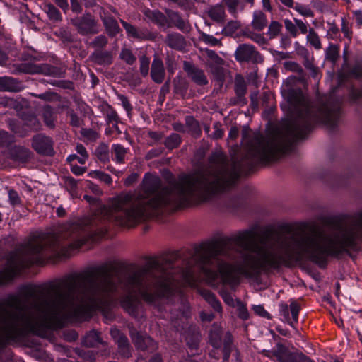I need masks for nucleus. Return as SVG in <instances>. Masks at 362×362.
I'll return each mask as SVG.
<instances>
[{
  "mask_svg": "<svg viewBox=\"0 0 362 362\" xmlns=\"http://www.w3.org/2000/svg\"><path fill=\"white\" fill-rule=\"evenodd\" d=\"M177 257L162 262L151 260L144 267L127 272L122 277L117 267L106 263L70 274L46 286L47 295L37 296L39 286L23 285L18 294L0 303L2 315L12 343L22 341L29 334H38L51 323H62L66 317L82 319L90 311L105 310L119 284L128 292L121 300L122 307L136 317L141 302L157 305L172 293L171 267Z\"/></svg>",
  "mask_w": 362,
  "mask_h": 362,
  "instance_id": "f257e3e1",
  "label": "nucleus"
},
{
  "mask_svg": "<svg viewBox=\"0 0 362 362\" xmlns=\"http://www.w3.org/2000/svg\"><path fill=\"white\" fill-rule=\"evenodd\" d=\"M254 229L239 231L230 240L239 249H230L223 242L202 247L193 260L209 284L218 279L234 286L239 276L255 278L262 271L292 267L306 259L324 268L329 257L339 258L357 252L362 242V211L348 223H338L328 228L312 226L308 230L290 235L264 231L254 241Z\"/></svg>",
  "mask_w": 362,
  "mask_h": 362,
  "instance_id": "f03ea898",
  "label": "nucleus"
},
{
  "mask_svg": "<svg viewBox=\"0 0 362 362\" xmlns=\"http://www.w3.org/2000/svg\"><path fill=\"white\" fill-rule=\"evenodd\" d=\"M301 117H291L272 135H254L247 141L250 129L243 127V141L247 142L246 153L242 160L235 156L231 160L221 151L213 152L208 165L194 173L185 175L173 185L162 187L161 180L146 174L141 190L129 192L115 198L111 205H103V219L119 226H134L152 213L165 206L180 208L194 201L205 202L230 189L244 167L251 169L255 162L276 160L280 153L291 150L293 144L310 132V123L300 124Z\"/></svg>",
  "mask_w": 362,
  "mask_h": 362,
  "instance_id": "7ed1b4c3",
  "label": "nucleus"
},
{
  "mask_svg": "<svg viewBox=\"0 0 362 362\" xmlns=\"http://www.w3.org/2000/svg\"><path fill=\"white\" fill-rule=\"evenodd\" d=\"M284 67L286 70L298 74V76L288 77L284 85L287 87L282 93L289 104L291 117L300 119V124L305 126L310 123V131L317 123H322L331 129H335L340 116V102L332 97L315 103L310 102L303 93L300 88H292L291 86L296 82L305 83V74L301 66L292 61L285 62Z\"/></svg>",
  "mask_w": 362,
  "mask_h": 362,
  "instance_id": "20e7f679",
  "label": "nucleus"
},
{
  "mask_svg": "<svg viewBox=\"0 0 362 362\" xmlns=\"http://www.w3.org/2000/svg\"><path fill=\"white\" fill-rule=\"evenodd\" d=\"M26 267H28V242L6 255L4 267L0 271V285L13 280L23 269Z\"/></svg>",
  "mask_w": 362,
  "mask_h": 362,
  "instance_id": "39448f33",
  "label": "nucleus"
},
{
  "mask_svg": "<svg viewBox=\"0 0 362 362\" xmlns=\"http://www.w3.org/2000/svg\"><path fill=\"white\" fill-rule=\"evenodd\" d=\"M71 23L81 35H95L99 33L98 21L89 12L71 18Z\"/></svg>",
  "mask_w": 362,
  "mask_h": 362,
  "instance_id": "423d86ee",
  "label": "nucleus"
},
{
  "mask_svg": "<svg viewBox=\"0 0 362 362\" xmlns=\"http://www.w3.org/2000/svg\"><path fill=\"white\" fill-rule=\"evenodd\" d=\"M235 59L240 63L251 62L252 64H260L264 59L255 47L249 44H240L235 52Z\"/></svg>",
  "mask_w": 362,
  "mask_h": 362,
  "instance_id": "0eeeda50",
  "label": "nucleus"
},
{
  "mask_svg": "<svg viewBox=\"0 0 362 362\" xmlns=\"http://www.w3.org/2000/svg\"><path fill=\"white\" fill-rule=\"evenodd\" d=\"M273 355L280 362H314L309 357L300 351H291L282 344H277L276 349L274 351Z\"/></svg>",
  "mask_w": 362,
  "mask_h": 362,
  "instance_id": "6e6552de",
  "label": "nucleus"
},
{
  "mask_svg": "<svg viewBox=\"0 0 362 362\" xmlns=\"http://www.w3.org/2000/svg\"><path fill=\"white\" fill-rule=\"evenodd\" d=\"M52 139L44 134L34 135L31 140L32 148L40 155L52 156L54 154Z\"/></svg>",
  "mask_w": 362,
  "mask_h": 362,
  "instance_id": "1a4fd4ad",
  "label": "nucleus"
},
{
  "mask_svg": "<svg viewBox=\"0 0 362 362\" xmlns=\"http://www.w3.org/2000/svg\"><path fill=\"white\" fill-rule=\"evenodd\" d=\"M132 340L136 348L142 351L153 353L158 349L157 343L149 336L143 335L136 330L130 332Z\"/></svg>",
  "mask_w": 362,
  "mask_h": 362,
  "instance_id": "9d476101",
  "label": "nucleus"
},
{
  "mask_svg": "<svg viewBox=\"0 0 362 362\" xmlns=\"http://www.w3.org/2000/svg\"><path fill=\"white\" fill-rule=\"evenodd\" d=\"M234 91L235 96L229 100V105L244 106L247 100L245 95L247 91V83L245 78L240 74H237L234 81Z\"/></svg>",
  "mask_w": 362,
  "mask_h": 362,
  "instance_id": "9b49d317",
  "label": "nucleus"
},
{
  "mask_svg": "<svg viewBox=\"0 0 362 362\" xmlns=\"http://www.w3.org/2000/svg\"><path fill=\"white\" fill-rule=\"evenodd\" d=\"M183 69L191 80L198 86H205L208 83V79L204 71L192 62L185 61Z\"/></svg>",
  "mask_w": 362,
  "mask_h": 362,
  "instance_id": "f8f14e48",
  "label": "nucleus"
},
{
  "mask_svg": "<svg viewBox=\"0 0 362 362\" xmlns=\"http://www.w3.org/2000/svg\"><path fill=\"white\" fill-rule=\"evenodd\" d=\"M165 11L168 21L167 24L168 28L175 26L180 30L187 33L191 31V25L189 23L183 20L178 12L169 8H166Z\"/></svg>",
  "mask_w": 362,
  "mask_h": 362,
  "instance_id": "ddd939ff",
  "label": "nucleus"
},
{
  "mask_svg": "<svg viewBox=\"0 0 362 362\" xmlns=\"http://www.w3.org/2000/svg\"><path fill=\"white\" fill-rule=\"evenodd\" d=\"M110 333L118 345V352L119 354L125 358L131 357V346L126 335L117 329H111Z\"/></svg>",
  "mask_w": 362,
  "mask_h": 362,
  "instance_id": "4468645a",
  "label": "nucleus"
},
{
  "mask_svg": "<svg viewBox=\"0 0 362 362\" xmlns=\"http://www.w3.org/2000/svg\"><path fill=\"white\" fill-rule=\"evenodd\" d=\"M9 158L15 162L26 163L33 157V153L24 146H14L8 151Z\"/></svg>",
  "mask_w": 362,
  "mask_h": 362,
  "instance_id": "2eb2a0df",
  "label": "nucleus"
},
{
  "mask_svg": "<svg viewBox=\"0 0 362 362\" xmlns=\"http://www.w3.org/2000/svg\"><path fill=\"white\" fill-rule=\"evenodd\" d=\"M23 88L22 82L10 76H0L1 92H19Z\"/></svg>",
  "mask_w": 362,
  "mask_h": 362,
  "instance_id": "dca6fc26",
  "label": "nucleus"
},
{
  "mask_svg": "<svg viewBox=\"0 0 362 362\" xmlns=\"http://www.w3.org/2000/svg\"><path fill=\"white\" fill-rule=\"evenodd\" d=\"M165 68L163 61L156 56L151 64V76L156 83H161L165 78Z\"/></svg>",
  "mask_w": 362,
  "mask_h": 362,
  "instance_id": "f3484780",
  "label": "nucleus"
},
{
  "mask_svg": "<svg viewBox=\"0 0 362 362\" xmlns=\"http://www.w3.org/2000/svg\"><path fill=\"white\" fill-rule=\"evenodd\" d=\"M92 62L98 65H110L112 63L113 54L105 49L95 50L90 56Z\"/></svg>",
  "mask_w": 362,
  "mask_h": 362,
  "instance_id": "a211bd4d",
  "label": "nucleus"
},
{
  "mask_svg": "<svg viewBox=\"0 0 362 362\" xmlns=\"http://www.w3.org/2000/svg\"><path fill=\"white\" fill-rule=\"evenodd\" d=\"M165 43L170 48L176 50H183L187 42L183 35L178 33H168L165 39Z\"/></svg>",
  "mask_w": 362,
  "mask_h": 362,
  "instance_id": "6ab92c4d",
  "label": "nucleus"
},
{
  "mask_svg": "<svg viewBox=\"0 0 362 362\" xmlns=\"http://www.w3.org/2000/svg\"><path fill=\"white\" fill-rule=\"evenodd\" d=\"M290 311L292 317V320L289 317V308L286 304L281 305L280 312L281 315L284 317L285 320L287 321L292 327H293V323L298 322V313L300 311V305L296 303L292 302L290 305Z\"/></svg>",
  "mask_w": 362,
  "mask_h": 362,
  "instance_id": "aec40b11",
  "label": "nucleus"
},
{
  "mask_svg": "<svg viewBox=\"0 0 362 362\" xmlns=\"http://www.w3.org/2000/svg\"><path fill=\"white\" fill-rule=\"evenodd\" d=\"M206 13L214 22L218 24H223L226 22V14L223 5L218 4L211 6Z\"/></svg>",
  "mask_w": 362,
  "mask_h": 362,
  "instance_id": "412c9836",
  "label": "nucleus"
},
{
  "mask_svg": "<svg viewBox=\"0 0 362 362\" xmlns=\"http://www.w3.org/2000/svg\"><path fill=\"white\" fill-rule=\"evenodd\" d=\"M98 344L105 346L106 343L103 341V339L101 338L100 332L95 329H92L87 332L86 334L83 337L82 345L86 347H97Z\"/></svg>",
  "mask_w": 362,
  "mask_h": 362,
  "instance_id": "4be33fe9",
  "label": "nucleus"
},
{
  "mask_svg": "<svg viewBox=\"0 0 362 362\" xmlns=\"http://www.w3.org/2000/svg\"><path fill=\"white\" fill-rule=\"evenodd\" d=\"M21 118L23 124L30 130L37 132L41 129L42 124L36 115L30 111L23 112L21 114Z\"/></svg>",
  "mask_w": 362,
  "mask_h": 362,
  "instance_id": "5701e85b",
  "label": "nucleus"
},
{
  "mask_svg": "<svg viewBox=\"0 0 362 362\" xmlns=\"http://www.w3.org/2000/svg\"><path fill=\"white\" fill-rule=\"evenodd\" d=\"M40 65H37L33 63H21L13 65V70L12 74H17L20 73L27 74H40Z\"/></svg>",
  "mask_w": 362,
  "mask_h": 362,
  "instance_id": "b1692460",
  "label": "nucleus"
},
{
  "mask_svg": "<svg viewBox=\"0 0 362 362\" xmlns=\"http://www.w3.org/2000/svg\"><path fill=\"white\" fill-rule=\"evenodd\" d=\"M102 21L105 30L110 37H113L120 32L121 29L116 19L112 16L110 15L105 16L103 18H102Z\"/></svg>",
  "mask_w": 362,
  "mask_h": 362,
  "instance_id": "393cba45",
  "label": "nucleus"
},
{
  "mask_svg": "<svg viewBox=\"0 0 362 362\" xmlns=\"http://www.w3.org/2000/svg\"><path fill=\"white\" fill-rule=\"evenodd\" d=\"M42 117L44 123L48 128L51 129L55 128L57 116L52 106L47 105L43 107Z\"/></svg>",
  "mask_w": 362,
  "mask_h": 362,
  "instance_id": "a878e982",
  "label": "nucleus"
},
{
  "mask_svg": "<svg viewBox=\"0 0 362 362\" xmlns=\"http://www.w3.org/2000/svg\"><path fill=\"white\" fill-rule=\"evenodd\" d=\"M201 339L199 330L194 327L190 328L185 337L187 345L191 351L197 350Z\"/></svg>",
  "mask_w": 362,
  "mask_h": 362,
  "instance_id": "bb28decb",
  "label": "nucleus"
},
{
  "mask_svg": "<svg viewBox=\"0 0 362 362\" xmlns=\"http://www.w3.org/2000/svg\"><path fill=\"white\" fill-rule=\"evenodd\" d=\"M146 16L149 18L153 23L160 27L167 26L168 23L166 13L164 14L159 10L148 11L145 13Z\"/></svg>",
  "mask_w": 362,
  "mask_h": 362,
  "instance_id": "cd10ccee",
  "label": "nucleus"
},
{
  "mask_svg": "<svg viewBox=\"0 0 362 362\" xmlns=\"http://www.w3.org/2000/svg\"><path fill=\"white\" fill-rule=\"evenodd\" d=\"M48 18L53 23H59L62 21V16L59 10L51 3H45L43 8Z\"/></svg>",
  "mask_w": 362,
  "mask_h": 362,
  "instance_id": "c85d7f7f",
  "label": "nucleus"
},
{
  "mask_svg": "<svg viewBox=\"0 0 362 362\" xmlns=\"http://www.w3.org/2000/svg\"><path fill=\"white\" fill-rule=\"evenodd\" d=\"M267 24L265 14L260 11H255L253 14V20L252 21V27L257 31H262Z\"/></svg>",
  "mask_w": 362,
  "mask_h": 362,
  "instance_id": "c756f323",
  "label": "nucleus"
},
{
  "mask_svg": "<svg viewBox=\"0 0 362 362\" xmlns=\"http://www.w3.org/2000/svg\"><path fill=\"white\" fill-rule=\"evenodd\" d=\"M202 296L215 311L220 313H222L221 302L216 297L214 293L209 290H204L202 291Z\"/></svg>",
  "mask_w": 362,
  "mask_h": 362,
  "instance_id": "7c9ffc66",
  "label": "nucleus"
},
{
  "mask_svg": "<svg viewBox=\"0 0 362 362\" xmlns=\"http://www.w3.org/2000/svg\"><path fill=\"white\" fill-rule=\"evenodd\" d=\"M222 334V328L216 324H214L209 332V340L211 344L216 349L221 346V338Z\"/></svg>",
  "mask_w": 362,
  "mask_h": 362,
  "instance_id": "2f4dec72",
  "label": "nucleus"
},
{
  "mask_svg": "<svg viewBox=\"0 0 362 362\" xmlns=\"http://www.w3.org/2000/svg\"><path fill=\"white\" fill-rule=\"evenodd\" d=\"M12 344L2 315L0 314V350Z\"/></svg>",
  "mask_w": 362,
  "mask_h": 362,
  "instance_id": "473e14b6",
  "label": "nucleus"
},
{
  "mask_svg": "<svg viewBox=\"0 0 362 362\" xmlns=\"http://www.w3.org/2000/svg\"><path fill=\"white\" fill-rule=\"evenodd\" d=\"M81 3L86 8H92L97 4L96 0H70L71 9L72 12L78 14L83 11Z\"/></svg>",
  "mask_w": 362,
  "mask_h": 362,
  "instance_id": "72a5a7b5",
  "label": "nucleus"
},
{
  "mask_svg": "<svg viewBox=\"0 0 362 362\" xmlns=\"http://www.w3.org/2000/svg\"><path fill=\"white\" fill-rule=\"evenodd\" d=\"M157 37V34L151 32L146 28H136V34L134 39L139 40H151L154 41Z\"/></svg>",
  "mask_w": 362,
  "mask_h": 362,
  "instance_id": "f704fd0d",
  "label": "nucleus"
},
{
  "mask_svg": "<svg viewBox=\"0 0 362 362\" xmlns=\"http://www.w3.org/2000/svg\"><path fill=\"white\" fill-rule=\"evenodd\" d=\"M95 155L100 162L103 163L109 162L110 157L108 146L105 143L100 144L95 151Z\"/></svg>",
  "mask_w": 362,
  "mask_h": 362,
  "instance_id": "c9c22d12",
  "label": "nucleus"
},
{
  "mask_svg": "<svg viewBox=\"0 0 362 362\" xmlns=\"http://www.w3.org/2000/svg\"><path fill=\"white\" fill-rule=\"evenodd\" d=\"M40 74L52 76L54 77H63L64 72L58 67L49 66L48 64H43L40 66Z\"/></svg>",
  "mask_w": 362,
  "mask_h": 362,
  "instance_id": "e433bc0d",
  "label": "nucleus"
},
{
  "mask_svg": "<svg viewBox=\"0 0 362 362\" xmlns=\"http://www.w3.org/2000/svg\"><path fill=\"white\" fill-rule=\"evenodd\" d=\"M232 335L230 332H226L224 337L223 352V359L224 362L228 361L230 352L232 351Z\"/></svg>",
  "mask_w": 362,
  "mask_h": 362,
  "instance_id": "4c0bfd02",
  "label": "nucleus"
},
{
  "mask_svg": "<svg viewBox=\"0 0 362 362\" xmlns=\"http://www.w3.org/2000/svg\"><path fill=\"white\" fill-rule=\"evenodd\" d=\"M127 152V149L121 144H113L112 146V153L115 155V160L118 163H124Z\"/></svg>",
  "mask_w": 362,
  "mask_h": 362,
  "instance_id": "58836bf2",
  "label": "nucleus"
},
{
  "mask_svg": "<svg viewBox=\"0 0 362 362\" xmlns=\"http://www.w3.org/2000/svg\"><path fill=\"white\" fill-rule=\"evenodd\" d=\"M339 57V47L336 45H330L326 49L325 58L327 61L335 64Z\"/></svg>",
  "mask_w": 362,
  "mask_h": 362,
  "instance_id": "ea45409f",
  "label": "nucleus"
},
{
  "mask_svg": "<svg viewBox=\"0 0 362 362\" xmlns=\"http://www.w3.org/2000/svg\"><path fill=\"white\" fill-rule=\"evenodd\" d=\"M108 43L107 37L104 35L96 36L90 43L89 46L95 50L104 49Z\"/></svg>",
  "mask_w": 362,
  "mask_h": 362,
  "instance_id": "a19ab883",
  "label": "nucleus"
},
{
  "mask_svg": "<svg viewBox=\"0 0 362 362\" xmlns=\"http://www.w3.org/2000/svg\"><path fill=\"white\" fill-rule=\"evenodd\" d=\"M240 27V23L238 21H230L224 26L221 33L225 36H232Z\"/></svg>",
  "mask_w": 362,
  "mask_h": 362,
  "instance_id": "79ce46f5",
  "label": "nucleus"
},
{
  "mask_svg": "<svg viewBox=\"0 0 362 362\" xmlns=\"http://www.w3.org/2000/svg\"><path fill=\"white\" fill-rule=\"evenodd\" d=\"M181 143V137L178 134L173 133L168 136L165 141L164 144L167 148L172 150L175 148H177Z\"/></svg>",
  "mask_w": 362,
  "mask_h": 362,
  "instance_id": "37998d69",
  "label": "nucleus"
},
{
  "mask_svg": "<svg viewBox=\"0 0 362 362\" xmlns=\"http://www.w3.org/2000/svg\"><path fill=\"white\" fill-rule=\"evenodd\" d=\"M282 29V25L276 21H272L268 27V31L267 33L270 39H273L278 36Z\"/></svg>",
  "mask_w": 362,
  "mask_h": 362,
  "instance_id": "c03bdc74",
  "label": "nucleus"
},
{
  "mask_svg": "<svg viewBox=\"0 0 362 362\" xmlns=\"http://www.w3.org/2000/svg\"><path fill=\"white\" fill-rule=\"evenodd\" d=\"M188 89L187 82L182 78L174 80V91L184 97Z\"/></svg>",
  "mask_w": 362,
  "mask_h": 362,
  "instance_id": "a18cd8bd",
  "label": "nucleus"
},
{
  "mask_svg": "<svg viewBox=\"0 0 362 362\" xmlns=\"http://www.w3.org/2000/svg\"><path fill=\"white\" fill-rule=\"evenodd\" d=\"M31 95L34 96L35 98H37L40 100H43L45 101L51 102L53 100H60L61 97L59 95H58L57 93L51 92V91H47L44 93H32Z\"/></svg>",
  "mask_w": 362,
  "mask_h": 362,
  "instance_id": "49530a36",
  "label": "nucleus"
},
{
  "mask_svg": "<svg viewBox=\"0 0 362 362\" xmlns=\"http://www.w3.org/2000/svg\"><path fill=\"white\" fill-rule=\"evenodd\" d=\"M313 57H308L303 59L302 63L304 67L310 71V75L312 77L315 78L318 74L319 69L315 66L313 64Z\"/></svg>",
  "mask_w": 362,
  "mask_h": 362,
  "instance_id": "de8ad7c7",
  "label": "nucleus"
},
{
  "mask_svg": "<svg viewBox=\"0 0 362 362\" xmlns=\"http://www.w3.org/2000/svg\"><path fill=\"white\" fill-rule=\"evenodd\" d=\"M54 34L64 42H71L74 41L71 33L66 28H60L54 32Z\"/></svg>",
  "mask_w": 362,
  "mask_h": 362,
  "instance_id": "09e8293b",
  "label": "nucleus"
},
{
  "mask_svg": "<svg viewBox=\"0 0 362 362\" xmlns=\"http://www.w3.org/2000/svg\"><path fill=\"white\" fill-rule=\"evenodd\" d=\"M186 124L189 127L191 133L194 136H198L201 133L199 124L192 117H186Z\"/></svg>",
  "mask_w": 362,
  "mask_h": 362,
  "instance_id": "8fccbe9b",
  "label": "nucleus"
},
{
  "mask_svg": "<svg viewBox=\"0 0 362 362\" xmlns=\"http://www.w3.org/2000/svg\"><path fill=\"white\" fill-rule=\"evenodd\" d=\"M307 40L315 49H319L321 48L320 37L313 28H310L309 30V33L307 36Z\"/></svg>",
  "mask_w": 362,
  "mask_h": 362,
  "instance_id": "3c124183",
  "label": "nucleus"
},
{
  "mask_svg": "<svg viewBox=\"0 0 362 362\" xmlns=\"http://www.w3.org/2000/svg\"><path fill=\"white\" fill-rule=\"evenodd\" d=\"M243 35L251 39L252 41L257 42L259 45H265L267 42L266 39L261 35L251 32L250 30H244Z\"/></svg>",
  "mask_w": 362,
  "mask_h": 362,
  "instance_id": "603ef678",
  "label": "nucleus"
},
{
  "mask_svg": "<svg viewBox=\"0 0 362 362\" xmlns=\"http://www.w3.org/2000/svg\"><path fill=\"white\" fill-rule=\"evenodd\" d=\"M204 52L207 58L212 64L218 66L223 65L224 64V60L221 57H219L215 51L205 49Z\"/></svg>",
  "mask_w": 362,
  "mask_h": 362,
  "instance_id": "864d4df0",
  "label": "nucleus"
},
{
  "mask_svg": "<svg viewBox=\"0 0 362 362\" xmlns=\"http://www.w3.org/2000/svg\"><path fill=\"white\" fill-rule=\"evenodd\" d=\"M119 57L121 59L129 65L133 64L136 60V58L133 54L132 52L130 49L126 48L122 49Z\"/></svg>",
  "mask_w": 362,
  "mask_h": 362,
  "instance_id": "5fc2aeb1",
  "label": "nucleus"
},
{
  "mask_svg": "<svg viewBox=\"0 0 362 362\" xmlns=\"http://www.w3.org/2000/svg\"><path fill=\"white\" fill-rule=\"evenodd\" d=\"M13 141V136L8 132L0 129V147H5Z\"/></svg>",
  "mask_w": 362,
  "mask_h": 362,
  "instance_id": "6e6d98bb",
  "label": "nucleus"
},
{
  "mask_svg": "<svg viewBox=\"0 0 362 362\" xmlns=\"http://www.w3.org/2000/svg\"><path fill=\"white\" fill-rule=\"evenodd\" d=\"M200 35H201V37H200L201 40H202L206 44H209L212 46H217V45L220 46L222 45L220 40L216 39V37H214L212 35L206 34L203 32H202L200 33Z\"/></svg>",
  "mask_w": 362,
  "mask_h": 362,
  "instance_id": "4d7b16f0",
  "label": "nucleus"
},
{
  "mask_svg": "<svg viewBox=\"0 0 362 362\" xmlns=\"http://www.w3.org/2000/svg\"><path fill=\"white\" fill-rule=\"evenodd\" d=\"M68 115L70 117L71 126L74 127H79L83 125V120L81 119L73 110H69L68 111Z\"/></svg>",
  "mask_w": 362,
  "mask_h": 362,
  "instance_id": "13d9d810",
  "label": "nucleus"
},
{
  "mask_svg": "<svg viewBox=\"0 0 362 362\" xmlns=\"http://www.w3.org/2000/svg\"><path fill=\"white\" fill-rule=\"evenodd\" d=\"M140 61V72L143 76H146L148 74L150 60L149 59L143 55L139 59Z\"/></svg>",
  "mask_w": 362,
  "mask_h": 362,
  "instance_id": "bf43d9fd",
  "label": "nucleus"
},
{
  "mask_svg": "<svg viewBox=\"0 0 362 362\" xmlns=\"http://www.w3.org/2000/svg\"><path fill=\"white\" fill-rule=\"evenodd\" d=\"M89 175L93 177H97L106 184H110L112 182L111 177L109 175L100 170L90 172Z\"/></svg>",
  "mask_w": 362,
  "mask_h": 362,
  "instance_id": "052dcab7",
  "label": "nucleus"
},
{
  "mask_svg": "<svg viewBox=\"0 0 362 362\" xmlns=\"http://www.w3.org/2000/svg\"><path fill=\"white\" fill-rule=\"evenodd\" d=\"M49 83L53 86H57V87H59V88H62L64 89L73 90L74 88L73 82H71L70 81H65V80L53 81L49 82Z\"/></svg>",
  "mask_w": 362,
  "mask_h": 362,
  "instance_id": "680f3d73",
  "label": "nucleus"
},
{
  "mask_svg": "<svg viewBox=\"0 0 362 362\" xmlns=\"http://www.w3.org/2000/svg\"><path fill=\"white\" fill-rule=\"evenodd\" d=\"M120 23L126 30L127 35L130 37L134 38L136 27L124 21L122 19H120Z\"/></svg>",
  "mask_w": 362,
  "mask_h": 362,
  "instance_id": "e2e57ef3",
  "label": "nucleus"
},
{
  "mask_svg": "<svg viewBox=\"0 0 362 362\" xmlns=\"http://www.w3.org/2000/svg\"><path fill=\"white\" fill-rule=\"evenodd\" d=\"M107 121L108 123L115 122L117 123L119 121V116L116 111L112 109L111 106H108L106 112Z\"/></svg>",
  "mask_w": 362,
  "mask_h": 362,
  "instance_id": "0e129e2a",
  "label": "nucleus"
},
{
  "mask_svg": "<svg viewBox=\"0 0 362 362\" xmlns=\"http://www.w3.org/2000/svg\"><path fill=\"white\" fill-rule=\"evenodd\" d=\"M222 2L228 7L229 12L233 15L236 14L239 0H222Z\"/></svg>",
  "mask_w": 362,
  "mask_h": 362,
  "instance_id": "69168bd1",
  "label": "nucleus"
},
{
  "mask_svg": "<svg viewBox=\"0 0 362 362\" xmlns=\"http://www.w3.org/2000/svg\"><path fill=\"white\" fill-rule=\"evenodd\" d=\"M284 25L288 32L290 33L291 36L296 37L298 35L297 25L293 23L291 20L286 19L284 20Z\"/></svg>",
  "mask_w": 362,
  "mask_h": 362,
  "instance_id": "338daca9",
  "label": "nucleus"
},
{
  "mask_svg": "<svg viewBox=\"0 0 362 362\" xmlns=\"http://www.w3.org/2000/svg\"><path fill=\"white\" fill-rule=\"evenodd\" d=\"M294 8L298 13H300L301 15L304 16H313V12L312 11V10L306 6H304L300 4H296Z\"/></svg>",
  "mask_w": 362,
  "mask_h": 362,
  "instance_id": "774afa93",
  "label": "nucleus"
}]
</instances>
